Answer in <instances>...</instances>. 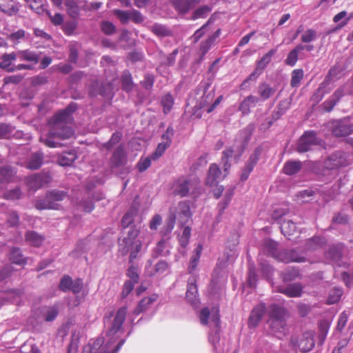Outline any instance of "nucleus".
I'll return each mask as SVG.
<instances>
[{"label": "nucleus", "mask_w": 353, "mask_h": 353, "mask_svg": "<svg viewBox=\"0 0 353 353\" xmlns=\"http://www.w3.org/2000/svg\"><path fill=\"white\" fill-rule=\"evenodd\" d=\"M128 310L125 307L119 308L115 314L110 315L104 320L106 329L105 335L103 338L91 340L83 350V353H117L124 343L121 340L112 349V346L123 332V323L125 319Z\"/></svg>", "instance_id": "1"}, {"label": "nucleus", "mask_w": 353, "mask_h": 353, "mask_svg": "<svg viewBox=\"0 0 353 353\" xmlns=\"http://www.w3.org/2000/svg\"><path fill=\"white\" fill-rule=\"evenodd\" d=\"M74 108L69 106L65 110L58 112L53 118L54 124L46 137H41V141L50 148L61 147L62 145L57 139H65L74 134L72 128L67 125L70 120V113Z\"/></svg>", "instance_id": "2"}, {"label": "nucleus", "mask_w": 353, "mask_h": 353, "mask_svg": "<svg viewBox=\"0 0 353 353\" xmlns=\"http://www.w3.org/2000/svg\"><path fill=\"white\" fill-rule=\"evenodd\" d=\"M234 152L235 151L233 148H227L223 152L221 162L223 163L224 174H222L216 164L212 163L210 165L206 178L207 185L210 186L214 185L228 174L230 168L229 159L234 156L235 159H238L243 152V149H241L236 154H234Z\"/></svg>", "instance_id": "3"}, {"label": "nucleus", "mask_w": 353, "mask_h": 353, "mask_svg": "<svg viewBox=\"0 0 353 353\" xmlns=\"http://www.w3.org/2000/svg\"><path fill=\"white\" fill-rule=\"evenodd\" d=\"M139 230L135 227H130L126 236L119 241V252L122 255L130 254L129 261L132 263L138 257L142 248V243L138 239Z\"/></svg>", "instance_id": "4"}, {"label": "nucleus", "mask_w": 353, "mask_h": 353, "mask_svg": "<svg viewBox=\"0 0 353 353\" xmlns=\"http://www.w3.org/2000/svg\"><path fill=\"white\" fill-rule=\"evenodd\" d=\"M268 323L274 333H284L286 330V319L288 316L286 310L282 307L272 305L269 307Z\"/></svg>", "instance_id": "5"}, {"label": "nucleus", "mask_w": 353, "mask_h": 353, "mask_svg": "<svg viewBox=\"0 0 353 353\" xmlns=\"http://www.w3.org/2000/svg\"><path fill=\"white\" fill-rule=\"evenodd\" d=\"M199 185V180L196 177H181L172 185V193L181 197L185 196L192 191L194 193Z\"/></svg>", "instance_id": "6"}, {"label": "nucleus", "mask_w": 353, "mask_h": 353, "mask_svg": "<svg viewBox=\"0 0 353 353\" xmlns=\"http://www.w3.org/2000/svg\"><path fill=\"white\" fill-rule=\"evenodd\" d=\"M66 197L65 192L53 190L48 192L45 198L37 200L35 206L38 210H57L59 207L57 202L63 201Z\"/></svg>", "instance_id": "7"}, {"label": "nucleus", "mask_w": 353, "mask_h": 353, "mask_svg": "<svg viewBox=\"0 0 353 353\" xmlns=\"http://www.w3.org/2000/svg\"><path fill=\"white\" fill-rule=\"evenodd\" d=\"M353 161V157L346 152L338 151L332 154L324 162V166L327 170L338 169L345 167Z\"/></svg>", "instance_id": "8"}, {"label": "nucleus", "mask_w": 353, "mask_h": 353, "mask_svg": "<svg viewBox=\"0 0 353 353\" xmlns=\"http://www.w3.org/2000/svg\"><path fill=\"white\" fill-rule=\"evenodd\" d=\"M199 319L202 325H208L210 327H217L220 323L218 307L203 308L200 313Z\"/></svg>", "instance_id": "9"}, {"label": "nucleus", "mask_w": 353, "mask_h": 353, "mask_svg": "<svg viewBox=\"0 0 353 353\" xmlns=\"http://www.w3.org/2000/svg\"><path fill=\"white\" fill-rule=\"evenodd\" d=\"M320 143L321 141L316 137L314 132H305L298 142L297 151L299 152H305L311 150L313 146Z\"/></svg>", "instance_id": "10"}, {"label": "nucleus", "mask_w": 353, "mask_h": 353, "mask_svg": "<svg viewBox=\"0 0 353 353\" xmlns=\"http://www.w3.org/2000/svg\"><path fill=\"white\" fill-rule=\"evenodd\" d=\"M190 216L191 213L189 205L186 202H180L177 208L176 215L170 219L168 225L169 232L173 229L176 216L182 223H185Z\"/></svg>", "instance_id": "11"}, {"label": "nucleus", "mask_w": 353, "mask_h": 353, "mask_svg": "<svg viewBox=\"0 0 353 353\" xmlns=\"http://www.w3.org/2000/svg\"><path fill=\"white\" fill-rule=\"evenodd\" d=\"M26 180L29 190L35 191L45 184L50 183L51 179L48 174H42L28 176Z\"/></svg>", "instance_id": "12"}, {"label": "nucleus", "mask_w": 353, "mask_h": 353, "mask_svg": "<svg viewBox=\"0 0 353 353\" xmlns=\"http://www.w3.org/2000/svg\"><path fill=\"white\" fill-rule=\"evenodd\" d=\"M196 282V279L194 275L191 276L188 280L186 299L192 305H196L199 303Z\"/></svg>", "instance_id": "13"}, {"label": "nucleus", "mask_w": 353, "mask_h": 353, "mask_svg": "<svg viewBox=\"0 0 353 353\" xmlns=\"http://www.w3.org/2000/svg\"><path fill=\"white\" fill-rule=\"evenodd\" d=\"M175 9L181 14H185L193 9L201 0H170Z\"/></svg>", "instance_id": "14"}, {"label": "nucleus", "mask_w": 353, "mask_h": 353, "mask_svg": "<svg viewBox=\"0 0 353 353\" xmlns=\"http://www.w3.org/2000/svg\"><path fill=\"white\" fill-rule=\"evenodd\" d=\"M314 347V340L312 332H305L298 343V347L301 352H310Z\"/></svg>", "instance_id": "15"}, {"label": "nucleus", "mask_w": 353, "mask_h": 353, "mask_svg": "<svg viewBox=\"0 0 353 353\" xmlns=\"http://www.w3.org/2000/svg\"><path fill=\"white\" fill-rule=\"evenodd\" d=\"M265 311V305L263 303L256 306L252 311L249 318V326L255 327L261 321Z\"/></svg>", "instance_id": "16"}, {"label": "nucleus", "mask_w": 353, "mask_h": 353, "mask_svg": "<svg viewBox=\"0 0 353 353\" xmlns=\"http://www.w3.org/2000/svg\"><path fill=\"white\" fill-rule=\"evenodd\" d=\"M221 34V30H217L212 35L208 37L207 39L203 41L200 44L199 52L202 57L205 56L206 53L211 49V48L216 43V39Z\"/></svg>", "instance_id": "17"}, {"label": "nucleus", "mask_w": 353, "mask_h": 353, "mask_svg": "<svg viewBox=\"0 0 353 353\" xmlns=\"http://www.w3.org/2000/svg\"><path fill=\"white\" fill-rule=\"evenodd\" d=\"M59 314V307L57 305L44 306L41 309V318L46 321H54Z\"/></svg>", "instance_id": "18"}, {"label": "nucleus", "mask_w": 353, "mask_h": 353, "mask_svg": "<svg viewBox=\"0 0 353 353\" xmlns=\"http://www.w3.org/2000/svg\"><path fill=\"white\" fill-rule=\"evenodd\" d=\"M353 131V128L345 121H338L333 129V134L336 137H345Z\"/></svg>", "instance_id": "19"}, {"label": "nucleus", "mask_w": 353, "mask_h": 353, "mask_svg": "<svg viewBox=\"0 0 353 353\" xmlns=\"http://www.w3.org/2000/svg\"><path fill=\"white\" fill-rule=\"evenodd\" d=\"M125 162V152L123 146L120 145L113 153L110 160L112 167L123 165Z\"/></svg>", "instance_id": "20"}, {"label": "nucleus", "mask_w": 353, "mask_h": 353, "mask_svg": "<svg viewBox=\"0 0 353 353\" xmlns=\"http://www.w3.org/2000/svg\"><path fill=\"white\" fill-rule=\"evenodd\" d=\"M77 153L70 150L68 152H63L58 158V163L61 166H70L77 159Z\"/></svg>", "instance_id": "21"}, {"label": "nucleus", "mask_w": 353, "mask_h": 353, "mask_svg": "<svg viewBox=\"0 0 353 353\" xmlns=\"http://www.w3.org/2000/svg\"><path fill=\"white\" fill-rule=\"evenodd\" d=\"M279 259L285 263L305 261V258L299 256L294 250L284 251L281 252L280 254Z\"/></svg>", "instance_id": "22"}, {"label": "nucleus", "mask_w": 353, "mask_h": 353, "mask_svg": "<svg viewBox=\"0 0 353 353\" xmlns=\"http://www.w3.org/2000/svg\"><path fill=\"white\" fill-rule=\"evenodd\" d=\"M17 58V54L16 52L4 54L2 56V61L0 63V68L8 72L14 71L15 68H14V66H12V62Z\"/></svg>", "instance_id": "23"}, {"label": "nucleus", "mask_w": 353, "mask_h": 353, "mask_svg": "<svg viewBox=\"0 0 353 353\" xmlns=\"http://www.w3.org/2000/svg\"><path fill=\"white\" fill-rule=\"evenodd\" d=\"M258 101L259 99L256 97L250 95L241 102L239 109L243 114H248L250 112V108L255 106Z\"/></svg>", "instance_id": "24"}, {"label": "nucleus", "mask_w": 353, "mask_h": 353, "mask_svg": "<svg viewBox=\"0 0 353 353\" xmlns=\"http://www.w3.org/2000/svg\"><path fill=\"white\" fill-rule=\"evenodd\" d=\"M280 292L289 297H298L302 294V288L299 284H291L280 290Z\"/></svg>", "instance_id": "25"}, {"label": "nucleus", "mask_w": 353, "mask_h": 353, "mask_svg": "<svg viewBox=\"0 0 353 353\" xmlns=\"http://www.w3.org/2000/svg\"><path fill=\"white\" fill-rule=\"evenodd\" d=\"M302 168V163L299 161H290L285 163L283 172L288 175L297 173Z\"/></svg>", "instance_id": "26"}, {"label": "nucleus", "mask_w": 353, "mask_h": 353, "mask_svg": "<svg viewBox=\"0 0 353 353\" xmlns=\"http://www.w3.org/2000/svg\"><path fill=\"white\" fill-rule=\"evenodd\" d=\"M157 295H156V294H153L149 297H145V298L143 299L140 301L137 307L134 310V312L136 314H139L141 312L146 310L148 308H149V307L150 306V305L152 303H153L154 301H157Z\"/></svg>", "instance_id": "27"}, {"label": "nucleus", "mask_w": 353, "mask_h": 353, "mask_svg": "<svg viewBox=\"0 0 353 353\" xmlns=\"http://www.w3.org/2000/svg\"><path fill=\"white\" fill-rule=\"evenodd\" d=\"M203 247L201 244H199L194 249L193 255L191 257L190 262L188 266V271L190 272H192L196 268Z\"/></svg>", "instance_id": "28"}, {"label": "nucleus", "mask_w": 353, "mask_h": 353, "mask_svg": "<svg viewBox=\"0 0 353 353\" xmlns=\"http://www.w3.org/2000/svg\"><path fill=\"white\" fill-rule=\"evenodd\" d=\"M301 48H303L302 44H299L289 52L285 59V63L287 65L290 66H294L296 65L298 60L299 54L301 52Z\"/></svg>", "instance_id": "29"}, {"label": "nucleus", "mask_w": 353, "mask_h": 353, "mask_svg": "<svg viewBox=\"0 0 353 353\" xmlns=\"http://www.w3.org/2000/svg\"><path fill=\"white\" fill-rule=\"evenodd\" d=\"M342 245H336L330 248L325 256L330 261L337 263L341 256Z\"/></svg>", "instance_id": "30"}, {"label": "nucleus", "mask_w": 353, "mask_h": 353, "mask_svg": "<svg viewBox=\"0 0 353 353\" xmlns=\"http://www.w3.org/2000/svg\"><path fill=\"white\" fill-rule=\"evenodd\" d=\"M276 52V49H272L267 52L260 60L258 61L256 64V69L262 72L263 70L271 61L272 56Z\"/></svg>", "instance_id": "31"}, {"label": "nucleus", "mask_w": 353, "mask_h": 353, "mask_svg": "<svg viewBox=\"0 0 353 353\" xmlns=\"http://www.w3.org/2000/svg\"><path fill=\"white\" fill-rule=\"evenodd\" d=\"M151 268V264L146 266V270L148 274L150 276L156 274H162L165 272L168 268V264L163 261H159L154 266V271L150 270Z\"/></svg>", "instance_id": "32"}, {"label": "nucleus", "mask_w": 353, "mask_h": 353, "mask_svg": "<svg viewBox=\"0 0 353 353\" xmlns=\"http://www.w3.org/2000/svg\"><path fill=\"white\" fill-rule=\"evenodd\" d=\"M17 54V57L20 59V60L31 61L34 63H37L39 61L38 55L34 52L30 50H21L16 52Z\"/></svg>", "instance_id": "33"}, {"label": "nucleus", "mask_w": 353, "mask_h": 353, "mask_svg": "<svg viewBox=\"0 0 353 353\" xmlns=\"http://www.w3.org/2000/svg\"><path fill=\"white\" fill-rule=\"evenodd\" d=\"M42 163L43 154L40 152H37L32 155L27 167L31 170H37L41 167Z\"/></svg>", "instance_id": "34"}, {"label": "nucleus", "mask_w": 353, "mask_h": 353, "mask_svg": "<svg viewBox=\"0 0 353 353\" xmlns=\"http://www.w3.org/2000/svg\"><path fill=\"white\" fill-rule=\"evenodd\" d=\"M26 239L32 245L38 247L41 245L43 241V238L37 233L29 231L26 234Z\"/></svg>", "instance_id": "35"}, {"label": "nucleus", "mask_w": 353, "mask_h": 353, "mask_svg": "<svg viewBox=\"0 0 353 353\" xmlns=\"http://www.w3.org/2000/svg\"><path fill=\"white\" fill-rule=\"evenodd\" d=\"M342 294L343 290L341 288H334L329 292V295L327 300V304L331 305L337 303L340 300Z\"/></svg>", "instance_id": "36"}, {"label": "nucleus", "mask_w": 353, "mask_h": 353, "mask_svg": "<svg viewBox=\"0 0 353 353\" xmlns=\"http://www.w3.org/2000/svg\"><path fill=\"white\" fill-rule=\"evenodd\" d=\"M10 261L16 264H23L26 263V259L22 255L21 251L18 248H12L10 254Z\"/></svg>", "instance_id": "37"}, {"label": "nucleus", "mask_w": 353, "mask_h": 353, "mask_svg": "<svg viewBox=\"0 0 353 353\" xmlns=\"http://www.w3.org/2000/svg\"><path fill=\"white\" fill-rule=\"evenodd\" d=\"M274 92V89L265 83L261 84L259 87V94L263 100L270 98Z\"/></svg>", "instance_id": "38"}, {"label": "nucleus", "mask_w": 353, "mask_h": 353, "mask_svg": "<svg viewBox=\"0 0 353 353\" xmlns=\"http://www.w3.org/2000/svg\"><path fill=\"white\" fill-rule=\"evenodd\" d=\"M281 232L286 236L293 234L296 230V225L290 221H283L281 225Z\"/></svg>", "instance_id": "39"}, {"label": "nucleus", "mask_w": 353, "mask_h": 353, "mask_svg": "<svg viewBox=\"0 0 353 353\" xmlns=\"http://www.w3.org/2000/svg\"><path fill=\"white\" fill-rule=\"evenodd\" d=\"M137 214V209H131L127 212L122 218L121 225L123 228H128L134 221V216Z\"/></svg>", "instance_id": "40"}, {"label": "nucleus", "mask_w": 353, "mask_h": 353, "mask_svg": "<svg viewBox=\"0 0 353 353\" xmlns=\"http://www.w3.org/2000/svg\"><path fill=\"white\" fill-rule=\"evenodd\" d=\"M30 7L38 14L46 12L47 10L45 8L44 0H29Z\"/></svg>", "instance_id": "41"}, {"label": "nucleus", "mask_w": 353, "mask_h": 353, "mask_svg": "<svg viewBox=\"0 0 353 353\" xmlns=\"http://www.w3.org/2000/svg\"><path fill=\"white\" fill-rule=\"evenodd\" d=\"M211 331L209 334V341L213 345L214 349H216L217 344L219 342V325L217 327H212Z\"/></svg>", "instance_id": "42"}, {"label": "nucleus", "mask_w": 353, "mask_h": 353, "mask_svg": "<svg viewBox=\"0 0 353 353\" xmlns=\"http://www.w3.org/2000/svg\"><path fill=\"white\" fill-rule=\"evenodd\" d=\"M212 8L209 6H203L193 12L192 19L195 20L199 18H204L210 12Z\"/></svg>", "instance_id": "43"}, {"label": "nucleus", "mask_w": 353, "mask_h": 353, "mask_svg": "<svg viewBox=\"0 0 353 353\" xmlns=\"http://www.w3.org/2000/svg\"><path fill=\"white\" fill-rule=\"evenodd\" d=\"M0 10L1 12L12 16L16 14L19 10V4H1L0 5Z\"/></svg>", "instance_id": "44"}, {"label": "nucleus", "mask_w": 353, "mask_h": 353, "mask_svg": "<svg viewBox=\"0 0 353 353\" xmlns=\"http://www.w3.org/2000/svg\"><path fill=\"white\" fill-rule=\"evenodd\" d=\"M303 77V71L301 69H296L292 73L291 86L297 87Z\"/></svg>", "instance_id": "45"}, {"label": "nucleus", "mask_w": 353, "mask_h": 353, "mask_svg": "<svg viewBox=\"0 0 353 353\" xmlns=\"http://www.w3.org/2000/svg\"><path fill=\"white\" fill-rule=\"evenodd\" d=\"M325 242L324 238L320 236H316L310 239L307 244V250H314L319 247H321Z\"/></svg>", "instance_id": "46"}, {"label": "nucleus", "mask_w": 353, "mask_h": 353, "mask_svg": "<svg viewBox=\"0 0 353 353\" xmlns=\"http://www.w3.org/2000/svg\"><path fill=\"white\" fill-rule=\"evenodd\" d=\"M347 90L344 86L339 88L337 89L334 93L332 94V98L330 102L332 103V108H333L336 103L339 101V99L346 94Z\"/></svg>", "instance_id": "47"}, {"label": "nucleus", "mask_w": 353, "mask_h": 353, "mask_svg": "<svg viewBox=\"0 0 353 353\" xmlns=\"http://www.w3.org/2000/svg\"><path fill=\"white\" fill-rule=\"evenodd\" d=\"M161 103L163 107V111L165 114L169 112L173 105V98L170 94H165L162 97Z\"/></svg>", "instance_id": "48"}, {"label": "nucleus", "mask_w": 353, "mask_h": 353, "mask_svg": "<svg viewBox=\"0 0 353 353\" xmlns=\"http://www.w3.org/2000/svg\"><path fill=\"white\" fill-rule=\"evenodd\" d=\"M261 155V150L259 148H256L254 152L250 155L248 162L245 165L250 168H254L256 163L259 159V157Z\"/></svg>", "instance_id": "49"}, {"label": "nucleus", "mask_w": 353, "mask_h": 353, "mask_svg": "<svg viewBox=\"0 0 353 353\" xmlns=\"http://www.w3.org/2000/svg\"><path fill=\"white\" fill-rule=\"evenodd\" d=\"M214 90H212L209 92H207L206 91H205V92L201 98V101L200 102L201 108H203L205 106H208L210 105V103H212V101L214 99Z\"/></svg>", "instance_id": "50"}, {"label": "nucleus", "mask_w": 353, "mask_h": 353, "mask_svg": "<svg viewBox=\"0 0 353 353\" xmlns=\"http://www.w3.org/2000/svg\"><path fill=\"white\" fill-rule=\"evenodd\" d=\"M316 39V32L312 29L307 30L301 35V41L303 43H310Z\"/></svg>", "instance_id": "51"}, {"label": "nucleus", "mask_w": 353, "mask_h": 353, "mask_svg": "<svg viewBox=\"0 0 353 353\" xmlns=\"http://www.w3.org/2000/svg\"><path fill=\"white\" fill-rule=\"evenodd\" d=\"M168 148V143H159L155 151L151 155L152 159L154 161L157 160L163 155Z\"/></svg>", "instance_id": "52"}, {"label": "nucleus", "mask_w": 353, "mask_h": 353, "mask_svg": "<svg viewBox=\"0 0 353 353\" xmlns=\"http://www.w3.org/2000/svg\"><path fill=\"white\" fill-rule=\"evenodd\" d=\"M151 157L141 158L137 163V167L139 172H142L146 170L151 165Z\"/></svg>", "instance_id": "53"}, {"label": "nucleus", "mask_w": 353, "mask_h": 353, "mask_svg": "<svg viewBox=\"0 0 353 353\" xmlns=\"http://www.w3.org/2000/svg\"><path fill=\"white\" fill-rule=\"evenodd\" d=\"M122 85L127 91L130 90L132 88V82L131 75L128 72H125L122 75Z\"/></svg>", "instance_id": "54"}, {"label": "nucleus", "mask_w": 353, "mask_h": 353, "mask_svg": "<svg viewBox=\"0 0 353 353\" xmlns=\"http://www.w3.org/2000/svg\"><path fill=\"white\" fill-rule=\"evenodd\" d=\"M14 170L10 166H4L0 169V174L7 181L12 179V177L14 174Z\"/></svg>", "instance_id": "55"}, {"label": "nucleus", "mask_w": 353, "mask_h": 353, "mask_svg": "<svg viewBox=\"0 0 353 353\" xmlns=\"http://www.w3.org/2000/svg\"><path fill=\"white\" fill-rule=\"evenodd\" d=\"M25 35L26 32L22 29H19L17 32L9 34L8 39L13 43H19L20 40L25 37Z\"/></svg>", "instance_id": "56"}, {"label": "nucleus", "mask_w": 353, "mask_h": 353, "mask_svg": "<svg viewBox=\"0 0 353 353\" xmlns=\"http://www.w3.org/2000/svg\"><path fill=\"white\" fill-rule=\"evenodd\" d=\"M212 21V19L210 18L208 22L202 26L199 29H198L194 34L192 35V39L194 40V43H196L205 34V28L208 26L209 23H210Z\"/></svg>", "instance_id": "57"}, {"label": "nucleus", "mask_w": 353, "mask_h": 353, "mask_svg": "<svg viewBox=\"0 0 353 353\" xmlns=\"http://www.w3.org/2000/svg\"><path fill=\"white\" fill-rule=\"evenodd\" d=\"M190 234L191 229L189 227H185L183 229V234L179 239L180 243L182 246L185 247L188 243Z\"/></svg>", "instance_id": "58"}, {"label": "nucleus", "mask_w": 353, "mask_h": 353, "mask_svg": "<svg viewBox=\"0 0 353 353\" xmlns=\"http://www.w3.org/2000/svg\"><path fill=\"white\" fill-rule=\"evenodd\" d=\"M114 13L123 23H126L130 20V11L115 10H114Z\"/></svg>", "instance_id": "59"}, {"label": "nucleus", "mask_w": 353, "mask_h": 353, "mask_svg": "<svg viewBox=\"0 0 353 353\" xmlns=\"http://www.w3.org/2000/svg\"><path fill=\"white\" fill-rule=\"evenodd\" d=\"M261 74V72L256 68L254 71L252 72L249 75V77L243 81V82L241 85V88L242 90L246 88L249 81H255Z\"/></svg>", "instance_id": "60"}, {"label": "nucleus", "mask_w": 353, "mask_h": 353, "mask_svg": "<svg viewBox=\"0 0 353 353\" xmlns=\"http://www.w3.org/2000/svg\"><path fill=\"white\" fill-rule=\"evenodd\" d=\"M72 284V279L68 276H63L60 282L59 288L63 291H66L70 289L71 285Z\"/></svg>", "instance_id": "61"}, {"label": "nucleus", "mask_w": 353, "mask_h": 353, "mask_svg": "<svg viewBox=\"0 0 353 353\" xmlns=\"http://www.w3.org/2000/svg\"><path fill=\"white\" fill-rule=\"evenodd\" d=\"M152 32L158 36H165L168 35L169 31L165 28L164 26L155 24L152 27Z\"/></svg>", "instance_id": "62"}, {"label": "nucleus", "mask_w": 353, "mask_h": 353, "mask_svg": "<svg viewBox=\"0 0 353 353\" xmlns=\"http://www.w3.org/2000/svg\"><path fill=\"white\" fill-rule=\"evenodd\" d=\"M21 192L19 188L11 190L5 193L4 197L7 199L15 200L20 198Z\"/></svg>", "instance_id": "63"}, {"label": "nucleus", "mask_w": 353, "mask_h": 353, "mask_svg": "<svg viewBox=\"0 0 353 353\" xmlns=\"http://www.w3.org/2000/svg\"><path fill=\"white\" fill-rule=\"evenodd\" d=\"M13 131V128L12 126L0 123V139L6 137H8Z\"/></svg>", "instance_id": "64"}]
</instances>
